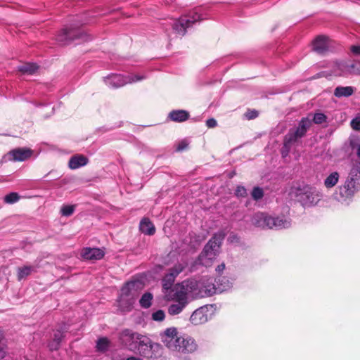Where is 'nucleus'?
I'll return each instance as SVG.
<instances>
[{"instance_id":"3c124183","label":"nucleus","mask_w":360,"mask_h":360,"mask_svg":"<svg viewBox=\"0 0 360 360\" xmlns=\"http://www.w3.org/2000/svg\"><path fill=\"white\" fill-rule=\"evenodd\" d=\"M225 269V264L224 263L219 264L216 268V271L219 273L222 272Z\"/></svg>"},{"instance_id":"f704fd0d","label":"nucleus","mask_w":360,"mask_h":360,"mask_svg":"<svg viewBox=\"0 0 360 360\" xmlns=\"http://www.w3.org/2000/svg\"><path fill=\"white\" fill-rule=\"evenodd\" d=\"M174 281L175 278H174V276H172V274H167L162 281V288L166 290L171 289Z\"/></svg>"},{"instance_id":"c85d7f7f","label":"nucleus","mask_w":360,"mask_h":360,"mask_svg":"<svg viewBox=\"0 0 360 360\" xmlns=\"http://www.w3.org/2000/svg\"><path fill=\"white\" fill-rule=\"evenodd\" d=\"M352 86H337L334 90V95L338 98L348 97L353 94Z\"/></svg>"},{"instance_id":"bb28decb","label":"nucleus","mask_w":360,"mask_h":360,"mask_svg":"<svg viewBox=\"0 0 360 360\" xmlns=\"http://www.w3.org/2000/svg\"><path fill=\"white\" fill-rule=\"evenodd\" d=\"M139 228L142 233L148 236H152L155 232L154 225L148 219L146 218H144L141 221Z\"/></svg>"},{"instance_id":"e433bc0d","label":"nucleus","mask_w":360,"mask_h":360,"mask_svg":"<svg viewBox=\"0 0 360 360\" xmlns=\"http://www.w3.org/2000/svg\"><path fill=\"white\" fill-rule=\"evenodd\" d=\"M110 342L107 338H99L96 342V349L100 352H105L109 347Z\"/></svg>"},{"instance_id":"f257e3e1","label":"nucleus","mask_w":360,"mask_h":360,"mask_svg":"<svg viewBox=\"0 0 360 360\" xmlns=\"http://www.w3.org/2000/svg\"><path fill=\"white\" fill-rule=\"evenodd\" d=\"M118 340L124 348L146 358L156 357L161 350L160 345L153 342L149 337L129 328L122 330Z\"/></svg>"},{"instance_id":"f3484780","label":"nucleus","mask_w":360,"mask_h":360,"mask_svg":"<svg viewBox=\"0 0 360 360\" xmlns=\"http://www.w3.org/2000/svg\"><path fill=\"white\" fill-rule=\"evenodd\" d=\"M269 226L268 229H281L290 227L291 221L290 219H285L283 217H274L269 216Z\"/></svg>"},{"instance_id":"2f4dec72","label":"nucleus","mask_w":360,"mask_h":360,"mask_svg":"<svg viewBox=\"0 0 360 360\" xmlns=\"http://www.w3.org/2000/svg\"><path fill=\"white\" fill-rule=\"evenodd\" d=\"M153 296L150 292L144 293L139 300L140 305L145 309H148L151 306Z\"/></svg>"},{"instance_id":"58836bf2","label":"nucleus","mask_w":360,"mask_h":360,"mask_svg":"<svg viewBox=\"0 0 360 360\" xmlns=\"http://www.w3.org/2000/svg\"><path fill=\"white\" fill-rule=\"evenodd\" d=\"M75 210V205H63L60 209L62 216L69 217L72 215Z\"/></svg>"},{"instance_id":"f8f14e48","label":"nucleus","mask_w":360,"mask_h":360,"mask_svg":"<svg viewBox=\"0 0 360 360\" xmlns=\"http://www.w3.org/2000/svg\"><path fill=\"white\" fill-rule=\"evenodd\" d=\"M196 349L197 345L193 338L181 337L176 344V349H174V351L181 353H192L195 352Z\"/></svg>"},{"instance_id":"1a4fd4ad","label":"nucleus","mask_w":360,"mask_h":360,"mask_svg":"<svg viewBox=\"0 0 360 360\" xmlns=\"http://www.w3.org/2000/svg\"><path fill=\"white\" fill-rule=\"evenodd\" d=\"M160 338L166 347L174 351V349H176V344L181 337L178 335L176 328L172 327L167 328L164 332L160 333Z\"/></svg>"},{"instance_id":"39448f33","label":"nucleus","mask_w":360,"mask_h":360,"mask_svg":"<svg viewBox=\"0 0 360 360\" xmlns=\"http://www.w3.org/2000/svg\"><path fill=\"white\" fill-rule=\"evenodd\" d=\"M202 20L200 14L197 11H191L188 15L180 17L178 20H174L172 22L174 31L180 36H184L186 32V29L192 26L195 22Z\"/></svg>"},{"instance_id":"de8ad7c7","label":"nucleus","mask_w":360,"mask_h":360,"mask_svg":"<svg viewBox=\"0 0 360 360\" xmlns=\"http://www.w3.org/2000/svg\"><path fill=\"white\" fill-rule=\"evenodd\" d=\"M206 125L209 128H214L217 125V122L215 119L210 118L206 121Z\"/></svg>"},{"instance_id":"c03bdc74","label":"nucleus","mask_w":360,"mask_h":360,"mask_svg":"<svg viewBox=\"0 0 360 360\" xmlns=\"http://www.w3.org/2000/svg\"><path fill=\"white\" fill-rule=\"evenodd\" d=\"M188 146V142L187 140H182L181 141L176 148V151L181 152L184 150H186Z\"/></svg>"},{"instance_id":"f03ea898","label":"nucleus","mask_w":360,"mask_h":360,"mask_svg":"<svg viewBox=\"0 0 360 360\" xmlns=\"http://www.w3.org/2000/svg\"><path fill=\"white\" fill-rule=\"evenodd\" d=\"M360 186V169L353 167L344 184L338 187L336 195L339 201L345 202L351 199Z\"/></svg>"},{"instance_id":"9b49d317","label":"nucleus","mask_w":360,"mask_h":360,"mask_svg":"<svg viewBox=\"0 0 360 360\" xmlns=\"http://www.w3.org/2000/svg\"><path fill=\"white\" fill-rule=\"evenodd\" d=\"M141 283L139 281L127 282L121 289L120 299L132 300L136 295L137 290L141 288Z\"/></svg>"},{"instance_id":"2eb2a0df","label":"nucleus","mask_w":360,"mask_h":360,"mask_svg":"<svg viewBox=\"0 0 360 360\" xmlns=\"http://www.w3.org/2000/svg\"><path fill=\"white\" fill-rule=\"evenodd\" d=\"M330 40L325 36H319L313 41V50L319 54L325 53L329 49Z\"/></svg>"},{"instance_id":"20e7f679","label":"nucleus","mask_w":360,"mask_h":360,"mask_svg":"<svg viewBox=\"0 0 360 360\" xmlns=\"http://www.w3.org/2000/svg\"><path fill=\"white\" fill-rule=\"evenodd\" d=\"M146 78L144 75H128L111 74L104 78L105 84L110 88L117 89L127 84H132L141 81Z\"/></svg>"},{"instance_id":"8fccbe9b","label":"nucleus","mask_w":360,"mask_h":360,"mask_svg":"<svg viewBox=\"0 0 360 360\" xmlns=\"http://www.w3.org/2000/svg\"><path fill=\"white\" fill-rule=\"evenodd\" d=\"M228 240L231 243H238L239 242V238H238V236L233 233L230 234Z\"/></svg>"},{"instance_id":"9d476101","label":"nucleus","mask_w":360,"mask_h":360,"mask_svg":"<svg viewBox=\"0 0 360 360\" xmlns=\"http://www.w3.org/2000/svg\"><path fill=\"white\" fill-rule=\"evenodd\" d=\"M297 191H303V192L297 194V196L299 198V201L304 206H311L315 205L319 200L318 195L315 193V191L309 186L298 188Z\"/></svg>"},{"instance_id":"a19ab883","label":"nucleus","mask_w":360,"mask_h":360,"mask_svg":"<svg viewBox=\"0 0 360 360\" xmlns=\"http://www.w3.org/2000/svg\"><path fill=\"white\" fill-rule=\"evenodd\" d=\"M327 117L321 112L315 113L313 117V122L315 124H322L326 121Z\"/></svg>"},{"instance_id":"423d86ee","label":"nucleus","mask_w":360,"mask_h":360,"mask_svg":"<svg viewBox=\"0 0 360 360\" xmlns=\"http://www.w3.org/2000/svg\"><path fill=\"white\" fill-rule=\"evenodd\" d=\"M89 39L86 33L75 27L64 28L59 32L56 37L57 41L63 45L69 44L76 39L88 41Z\"/></svg>"},{"instance_id":"7c9ffc66","label":"nucleus","mask_w":360,"mask_h":360,"mask_svg":"<svg viewBox=\"0 0 360 360\" xmlns=\"http://www.w3.org/2000/svg\"><path fill=\"white\" fill-rule=\"evenodd\" d=\"M18 68L23 74L32 75L38 70L39 67L35 63H25L18 66Z\"/></svg>"},{"instance_id":"b1692460","label":"nucleus","mask_w":360,"mask_h":360,"mask_svg":"<svg viewBox=\"0 0 360 360\" xmlns=\"http://www.w3.org/2000/svg\"><path fill=\"white\" fill-rule=\"evenodd\" d=\"M311 122L308 117H303L300 120L297 127L295 129H293V131L297 134V136L301 139L306 134L307 131L311 127Z\"/></svg>"},{"instance_id":"7ed1b4c3","label":"nucleus","mask_w":360,"mask_h":360,"mask_svg":"<svg viewBox=\"0 0 360 360\" xmlns=\"http://www.w3.org/2000/svg\"><path fill=\"white\" fill-rule=\"evenodd\" d=\"M226 233L219 231L214 234L208 243L205 245L203 250L198 257L199 263L203 266L211 265L212 260L216 257L221 244L224 239Z\"/></svg>"},{"instance_id":"4be33fe9","label":"nucleus","mask_w":360,"mask_h":360,"mask_svg":"<svg viewBox=\"0 0 360 360\" xmlns=\"http://www.w3.org/2000/svg\"><path fill=\"white\" fill-rule=\"evenodd\" d=\"M173 300L175 302L168 307V313L172 316L180 314L188 303V302H184L179 299H173Z\"/></svg>"},{"instance_id":"dca6fc26","label":"nucleus","mask_w":360,"mask_h":360,"mask_svg":"<svg viewBox=\"0 0 360 360\" xmlns=\"http://www.w3.org/2000/svg\"><path fill=\"white\" fill-rule=\"evenodd\" d=\"M207 308L202 307L197 309L191 316L190 321L194 325H199L207 321Z\"/></svg>"},{"instance_id":"a18cd8bd","label":"nucleus","mask_w":360,"mask_h":360,"mask_svg":"<svg viewBox=\"0 0 360 360\" xmlns=\"http://www.w3.org/2000/svg\"><path fill=\"white\" fill-rule=\"evenodd\" d=\"M245 116L248 120H252L258 116V112L255 110H248L245 112Z\"/></svg>"},{"instance_id":"ea45409f","label":"nucleus","mask_w":360,"mask_h":360,"mask_svg":"<svg viewBox=\"0 0 360 360\" xmlns=\"http://www.w3.org/2000/svg\"><path fill=\"white\" fill-rule=\"evenodd\" d=\"M19 200V196L16 193H11L6 195L4 198V201L6 203L12 204L16 202Z\"/></svg>"},{"instance_id":"a878e982","label":"nucleus","mask_w":360,"mask_h":360,"mask_svg":"<svg viewBox=\"0 0 360 360\" xmlns=\"http://www.w3.org/2000/svg\"><path fill=\"white\" fill-rule=\"evenodd\" d=\"M169 117L174 122H181L188 119L189 114L184 110H176L169 112Z\"/></svg>"},{"instance_id":"aec40b11","label":"nucleus","mask_w":360,"mask_h":360,"mask_svg":"<svg viewBox=\"0 0 360 360\" xmlns=\"http://www.w3.org/2000/svg\"><path fill=\"white\" fill-rule=\"evenodd\" d=\"M333 74L335 76L349 75L348 61L335 62L333 66Z\"/></svg>"},{"instance_id":"4468645a","label":"nucleus","mask_w":360,"mask_h":360,"mask_svg":"<svg viewBox=\"0 0 360 360\" xmlns=\"http://www.w3.org/2000/svg\"><path fill=\"white\" fill-rule=\"evenodd\" d=\"M105 252L102 249L96 248H84L81 251V257L84 260H99L104 257Z\"/></svg>"},{"instance_id":"c9c22d12","label":"nucleus","mask_w":360,"mask_h":360,"mask_svg":"<svg viewBox=\"0 0 360 360\" xmlns=\"http://www.w3.org/2000/svg\"><path fill=\"white\" fill-rule=\"evenodd\" d=\"M349 75H360V63L359 60L353 62L348 61Z\"/></svg>"},{"instance_id":"72a5a7b5","label":"nucleus","mask_w":360,"mask_h":360,"mask_svg":"<svg viewBox=\"0 0 360 360\" xmlns=\"http://www.w3.org/2000/svg\"><path fill=\"white\" fill-rule=\"evenodd\" d=\"M187 264L186 262L178 263L175 264L172 269H169L167 274H172L174 278H176V276L183 271V270L186 268Z\"/></svg>"},{"instance_id":"a211bd4d","label":"nucleus","mask_w":360,"mask_h":360,"mask_svg":"<svg viewBox=\"0 0 360 360\" xmlns=\"http://www.w3.org/2000/svg\"><path fill=\"white\" fill-rule=\"evenodd\" d=\"M300 139V137L297 136V134H295L293 129H290L288 131L284 138V143L282 150V155L283 157L288 155L290 150L291 146L295 143Z\"/></svg>"},{"instance_id":"393cba45","label":"nucleus","mask_w":360,"mask_h":360,"mask_svg":"<svg viewBox=\"0 0 360 360\" xmlns=\"http://www.w3.org/2000/svg\"><path fill=\"white\" fill-rule=\"evenodd\" d=\"M217 293L227 291L232 288V283L226 277H219L214 280Z\"/></svg>"},{"instance_id":"5701e85b","label":"nucleus","mask_w":360,"mask_h":360,"mask_svg":"<svg viewBox=\"0 0 360 360\" xmlns=\"http://www.w3.org/2000/svg\"><path fill=\"white\" fill-rule=\"evenodd\" d=\"M64 333L65 330L63 328L54 331L53 338L49 344V347L51 350H56L58 349L60 342L64 337Z\"/></svg>"},{"instance_id":"6e6552de","label":"nucleus","mask_w":360,"mask_h":360,"mask_svg":"<svg viewBox=\"0 0 360 360\" xmlns=\"http://www.w3.org/2000/svg\"><path fill=\"white\" fill-rule=\"evenodd\" d=\"M195 297H205L217 293L215 282L212 278L203 277L196 281Z\"/></svg>"},{"instance_id":"6ab92c4d","label":"nucleus","mask_w":360,"mask_h":360,"mask_svg":"<svg viewBox=\"0 0 360 360\" xmlns=\"http://www.w3.org/2000/svg\"><path fill=\"white\" fill-rule=\"evenodd\" d=\"M269 215L264 212L255 213L252 217V224L259 228L268 229Z\"/></svg>"},{"instance_id":"4c0bfd02","label":"nucleus","mask_w":360,"mask_h":360,"mask_svg":"<svg viewBox=\"0 0 360 360\" xmlns=\"http://www.w3.org/2000/svg\"><path fill=\"white\" fill-rule=\"evenodd\" d=\"M252 198L255 200H261L264 196V191L262 188L256 186L254 187L252 192H251Z\"/></svg>"},{"instance_id":"cd10ccee","label":"nucleus","mask_w":360,"mask_h":360,"mask_svg":"<svg viewBox=\"0 0 360 360\" xmlns=\"http://www.w3.org/2000/svg\"><path fill=\"white\" fill-rule=\"evenodd\" d=\"M340 174L338 172H333L324 179L323 185L328 188H333L338 182Z\"/></svg>"},{"instance_id":"473e14b6","label":"nucleus","mask_w":360,"mask_h":360,"mask_svg":"<svg viewBox=\"0 0 360 360\" xmlns=\"http://www.w3.org/2000/svg\"><path fill=\"white\" fill-rule=\"evenodd\" d=\"M7 354V340L2 331H0V359H4Z\"/></svg>"},{"instance_id":"0eeeda50","label":"nucleus","mask_w":360,"mask_h":360,"mask_svg":"<svg viewBox=\"0 0 360 360\" xmlns=\"http://www.w3.org/2000/svg\"><path fill=\"white\" fill-rule=\"evenodd\" d=\"M196 280L188 279L178 283L174 287V293L173 299H179L184 302L188 301V295H191L195 297V286H196Z\"/></svg>"},{"instance_id":"37998d69","label":"nucleus","mask_w":360,"mask_h":360,"mask_svg":"<svg viewBox=\"0 0 360 360\" xmlns=\"http://www.w3.org/2000/svg\"><path fill=\"white\" fill-rule=\"evenodd\" d=\"M235 194L238 197H245L247 195V190L244 186H238L235 191Z\"/></svg>"},{"instance_id":"c756f323","label":"nucleus","mask_w":360,"mask_h":360,"mask_svg":"<svg viewBox=\"0 0 360 360\" xmlns=\"http://www.w3.org/2000/svg\"><path fill=\"white\" fill-rule=\"evenodd\" d=\"M34 271H35V267L34 266L25 265L22 267H19L17 274L18 280L21 281L25 278Z\"/></svg>"},{"instance_id":"864d4df0","label":"nucleus","mask_w":360,"mask_h":360,"mask_svg":"<svg viewBox=\"0 0 360 360\" xmlns=\"http://www.w3.org/2000/svg\"><path fill=\"white\" fill-rule=\"evenodd\" d=\"M357 155H358V157L360 158V145L358 146V148H357Z\"/></svg>"},{"instance_id":"79ce46f5","label":"nucleus","mask_w":360,"mask_h":360,"mask_svg":"<svg viewBox=\"0 0 360 360\" xmlns=\"http://www.w3.org/2000/svg\"><path fill=\"white\" fill-rule=\"evenodd\" d=\"M165 317V312L162 310H158L157 311L153 313L152 318L154 321H161L164 320Z\"/></svg>"},{"instance_id":"49530a36","label":"nucleus","mask_w":360,"mask_h":360,"mask_svg":"<svg viewBox=\"0 0 360 360\" xmlns=\"http://www.w3.org/2000/svg\"><path fill=\"white\" fill-rule=\"evenodd\" d=\"M351 126L355 130H360V117L353 119L351 122Z\"/></svg>"},{"instance_id":"412c9836","label":"nucleus","mask_w":360,"mask_h":360,"mask_svg":"<svg viewBox=\"0 0 360 360\" xmlns=\"http://www.w3.org/2000/svg\"><path fill=\"white\" fill-rule=\"evenodd\" d=\"M88 163V158L83 155H75L70 158L68 166L71 169H76L85 166Z\"/></svg>"},{"instance_id":"09e8293b","label":"nucleus","mask_w":360,"mask_h":360,"mask_svg":"<svg viewBox=\"0 0 360 360\" xmlns=\"http://www.w3.org/2000/svg\"><path fill=\"white\" fill-rule=\"evenodd\" d=\"M350 50L353 54L360 56V46H352Z\"/></svg>"},{"instance_id":"ddd939ff","label":"nucleus","mask_w":360,"mask_h":360,"mask_svg":"<svg viewBox=\"0 0 360 360\" xmlns=\"http://www.w3.org/2000/svg\"><path fill=\"white\" fill-rule=\"evenodd\" d=\"M32 155V150L27 148H18L11 150L7 157L9 160L25 161L30 158Z\"/></svg>"},{"instance_id":"603ef678","label":"nucleus","mask_w":360,"mask_h":360,"mask_svg":"<svg viewBox=\"0 0 360 360\" xmlns=\"http://www.w3.org/2000/svg\"><path fill=\"white\" fill-rule=\"evenodd\" d=\"M126 360H143V359L140 357L132 356H129V357L127 358Z\"/></svg>"}]
</instances>
